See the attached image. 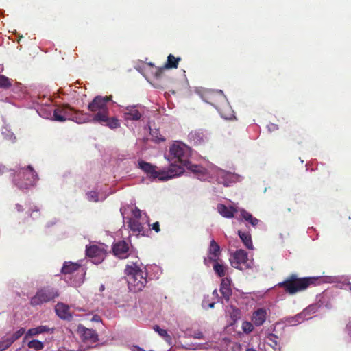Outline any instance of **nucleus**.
<instances>
[{
  "label": "nucleus",
  "instance_id": "f257e3e1",
  "mask_svg": "<svg viewBox=\"0 0 351 351\" xmlns=\"http://www.w3.org/2000/svg\"><path fill=\"white\" fill-rule=\"evenodd\" d=\"M112 96H96L88 104V110L95 113L93 121L104 124L110 129H116L120 126L119 120L116 117H109V109L107 104L111 100Z\"/></svg>",
  "mask_w": 351,
  "mask_h": 351
},
{
  "label": "nucleus",
  "instance_id": "f03ea898",
  "mask_svg": "<svg viewBox=\"0 0 351 351\" xmlns=\"http://www.w3.org/2000/svg\"><path fill=\"white\" fill-rule=\"evenodd\" d=\"M125 273L128 276L129 287L134 291H141L147 283V272L145 267L137 263L127 265Z\"/></svg>",
  "mask_w": 351,
  "mask_h": 351
},
{
  "label": "nucleus",
  "instance_id": "7ed1b4c3",
  "mask_svg": "<svg viewBox=\"0 0 351 351\" xmlns=\"http://www.w3.org/2000/svg\"><path fill=\"white\" fill-rule=\"evenodd\" d=\"M139 168L146 173L150 178H158L161 181H166L184 173L182 167L175 164H170L167 171H156V167L143 160L138 162Z\"/></svg>",
  "mask_w": 351,
  "mask_h": 351
},
{
  "label": "nucleus",
  "instance_id": "20e7f679",
  "mask_svg": "<svg viewBox=\"0 0 351 351\" xmlns=\"http://www.w3.org/2000/svg\"><path fill=\"white\" fill-rule=\"evenodd\" d=\"M316 280L314 277L299 278L297 274H292L277 286L283 288L289 295H294L306 290L311 285L315 284Z\"/></svg>",
  "mask_w": 351,
  "mask_h": 351
},
{
  "label": "nucleus",
  "instance_id": "39448f33",
  "mask_svg": "<svg viewBox=\"0 0 351 351\" xmlns=\"http://www.w3.org/2000/svg\"><path fill=\"white\" fill-rule=\"evenodd\" d=\"M206 102L213 106L225 119H231L234 111L221 90L210 91L207 93Z\"/></svg>",
  "mask_w": 351,
  "mask_h": 351
},
{
  "label": "nucleus",
  "instance_id": "423d86ee",
  "mask_svg": "<svg viewBox=\"0 0 351 351\" xmlns=\"http://www.w3.org/2000/svg\"><path fill=\"white\" fill-rule=\"evenodd\" d=\"M190 155L191 149L189 146L181 142L176 141L170 147L168 160L171 162V164L177 165L184 169V166H187L189 164Z\"/></svg>",
  "mask_w": 351,
  "mask_h": 351
},
{
  "label": "nucleus",
  "instance_id": "0eeeda50",
  "mask_svg": "<svg viewBox=\"0 0 351 351\" xmlns=\"http://www.w3.org/2000/svg\"><path fill=\"white\" fill-rule=\"evenodd\" d=\"M38 175L31 165L21 168L16 174L14 175L13 182L21 189H27L36 184Z\"/></svg>",
  "mask_w": 351,
  "mask_h": 351
},
{
  "label": "nucleus",
  "instance_id": "6e6552de",
  "mask_svg": "<svg viewBox=\"0 0 351 351\" xmlns=\"http://www.w3.org/2000/svg\"><path fill=\"white\" fill-rule=\"evenodd\" d=\"M58 295V292L56 289L43 287L38 289L36 294L30 299V304L32 306L41 305L53 300Z\"/></svg>",
  "mask_w": 351,
  "mask_h": 351
},
{
  "label": "nucleus",
  "instance_id": "1a4fd4ad",
  "mask_svg": "<svg viewBox=\"0 0 351 351\" xmlns=\"http://www.w3.org/2000/svg\"><path fill=\"white\" fill-rule=\"evenodd\" d=\"M79 112L74 111L69 105L58 106L53 110V119L58 121H64L71 117L75 118L77 123L85 121L86 119L78 117Z\"/></svg>",
  "mask_w": 351,
  "mask_h": 351
},
{
  "label": "nucleus",
  "instance_id": "9d476101",
  "mask_svg": "<svg viewBox=\"0 0 351 351\" xmlns=\"http://www.w3.org/2000/svg\"><path fill=\"white\" fill-rule=\"evenodd\" d=\"M86 254L92 259L93 263L99 264L104 260L106 250L103 246L97 245H87L86 247Z\"/></svg>",
  "mask_w": 351,
  "mask_h": 351
},
{
  "label": "nucleus",
  "instance_id": "9b49d317",
  "mask_svg": "<svg viewBox=\"0 0 351 351\" xmlns=\"http://www.w3.org/2000/svg\"><path fill=\"white\" fill-rule=\"evenodd\" d=\"M247 253L243 250H237L230 257V263L235 269L242 270L243 265L247 267Z\"/></svg>",
  "mask_w": 351,
  "mask_h": 351
},
{
  "label": "nucleus",
  "instance_id": "f8f14e48",
  "mask_svg": "<svg viewBox=\"0 0 351 351\" xmlns=\"http://www.w3.org/2000/svg\"><path fill=\"white\" fill-rule=\"evenodd\" d=\"M121 113L126 121H138L142 117L143 110L138 105H130L122 107Z\"/></svg>",
  "mask_w": 351,
  "mask_h": 351
},
{
  "label": "nucleus",
  "instance_id": "ddd939ff",
  "mask_svg": "<svg viewBox=\"0 0 351 351\" xmlns=\"http://www.w3.org/2000/svg\"><path fill=\"white\" fill-rule=\"evenodd\" d=\"M77 332L84 342L96 343L99 340L98 335L95 330L87 328L84 326H78Z\"/></svg>",
  "mask_w": 351,
  "mask_h": 351
},
{
  "label": "nucleus",
  "instance_id": "4468645a",
  "mask_svg": "<svg viewBox=\"0 0 351 351\" xmlns=\"http://www.w3.org/2000/svg\"><path fill=\"white\" fill-rule=\"evenodd\" d=\"M318 308L319 306L317 304L309 305L308 307L304 309L302 313L292 317V322L294 324L296 322L300 323L305 319H308L311 315L315 313L318 311Z\"/></svg>",
  "mask_w": 351,
  "mask_h": 351
},
{
  "label": "nucleus",
  "instance_id": "2eb2a0df",
  "mask_svg": "<svg viewBox=\"0 0 351 351\" xmlns=\"http://www.w3.org/2000/svg\"><path fill=\"white\" fill-rule=\"evenodd\" d=\"M267 311L264 308H259L256 310L252 315L251 320L255 326H262L267 319Z\"/></svg>",
  "mask_w": 351,
  "mask_h": 351
},
{
  "label": "nucleus",
  "instance_id": "dca6fc26",
  "mask_svg": "<svg viewBox=\"0 0 351 351\" xmlns=\"http://www.w3.org/2000/svg\"><path fill=\"white\" fill-rule=\"evenodd\" d=\"M128 245L124 241H121L118 243H116L112 247L114 255L121 258H125L128 256Z\"/></svg>",
  "mask_w": 351,
  "mask_h": 351
},
{
  "label": "nucleus",
  "instance_id": "f3484780",
  "mask_svg": "<svg viewBox=\"0 0 351 351\" xmlns=\"http://www.w3.org/2000/svg\"><path fill=\"white\" fill-rule=\"evenodd\" d=\"M54 332V328H49V326H39L38 327H36V328H30L27 330L25 336L26 337H34V336H36L39 334H42V333H53Z\"/></svg>",
  "mask_w": 351,
  "mask_h": 351
},
{
  "label": "nucleus",
  "instance_id": "a211bd4d",
  "mask_svg": "<svg viewBox=\"0 0 351 351\" xmlns=\"http://www.w3.org/2000/svg\"><path fill=\"white\" fill-rule=\"evenodd\" d=\"M221 254V249L219 244L214 240H211L208 248V258L210 261H215Z\"/></svg>",
  "mask_w": 351,
  "mask_h": 351
},
{
  "label": "nucleus",
  "instance_id": "6ab92c4d",
  "mask_svg": "<svg viewBox=\"0 0 351 351\" xmlns=\"http://www.w3.org/2000/svg\"><path fill=\"white\" fill-rule=\"evenodd\" d=\"M81 267V265L77 263H73L70 261H66L63 264V267L61 269V272L63 274H72L75 271H77Z\"/></svg>",
  "mask_w": 351,
  "mask_h": 351
},
{
  "label": "nucleus",
  "instance_id": "aec40b11",
  "mask_svg": "<svg viewBox=\"0 0 351 351\" xmlns=\"http://www.w3.org/2000/svg\"><path fill=\"white\" fill-rule=\"evenodd\" d=\"M189 139L194 145H201L204 141V135L200 131H192L189 134Z\"/></svg>",
  "mask_w": 351,
  "mask_h": 351
},
{
  "label": "nucleus",
  "instance_id": "412c9836",
  "mask_svg": "<svg viewBox=\"0 0 351 351\" xmlns=\"http://www.w3.org/2000/svg\"><path fill=\"white\" fill-rule=\"evenodd\" d=\"M218 212L224 217L226 218H232L234 215V213L237 212V209L230 206L228 207L224 204H219L218 205Z\"/></svg>",
  "mask_w": 351,
  "mask_h": 351
},
{
  "label": "nucleus",
  "instance_id": "4be33fe9",
  "mask_svg": "<svg viewBox=\"0 0 351 351\" xmlns=\"http://www.w3.org/2000/svg\"><path fill=\"white\" fill-rule=\"evenodd\" d=\"M55 310L58 316L61 319H65L71 317L69 306L63 303H58L56 306Z\"/></svg>",
  "mask_w": 351,
  "mask_h": 351
},
{
  "label": "nucleus",
  "instance_id": "5701e85b",
  "mask_svg": "<svg viewBox=\"0 0 351 351\" xmlns=\"http://www.w3.org/2000/svg\"><path fill=\"white\" fill-rule=\"evenodd\" d=\"M128 223V227L134 233L142 235L144 234V228L138 220L130 219Z\"/></svg>",
  "mask_w": 351,
  "mask_h": 351
},
{
  "label": "nucleus",
  "instance_id": "b1692460",
  "mask_svg": "<svg viewBox=\"0 0 351 351\" xmlns=\"http://www.w3.org/2000/svg\"><path fill=\"white\" fill-rule=\"evenodd\" d=\"M238 234L241 238L242 242L245 246L250 250L253 249V243L251 238V235L248 232H243L241 231L238 232Z\"/></svg>",
  "mask_w": 351,
  "mask_h": 351
},
{
  "label": "nucleus",
  "instance_id": "393cba45",
  "mask_svg": "<svg viewBox=\"0 0 351 351\" xmlns=\"http://www.w3.org/2000/svg\"><path fill=\"white\" fill-rule=\"evenodd\" d=\"M240 212L242 218L246 221L249 222L252 226H256L258 223L259 220L257 218L253 217L252 214L245 210L241 209Z\"/></svg>",
  "mask_w": 351,
  "mask_h": 351
},
{
  "label": "nucleus",
  "instance_id": "a878e982",
  "mask_svg": "<svg viewBox=\"0 0 351 351\" xmlns=\"http://www.w3.org/2000/svg\"><path fill=\"white\" fill-rule=\"evenodd\" d=\"M181 60L180 58H176L173 55L169 54L167 57V62L165 65V69H176L179 62Z\"/></svg>",
  "mask_w": 351,
  "mask_h": 351
},
{
  "label": "nucleus",
  "instance_id": "bb28decb",
  "mask_svg": "<svg viewBox=\"0 0 351 351\" xmlns=\"http://www.w3.org/2000/svg\"><path fill=\"white\" fill-rule=\"evenodd\" d=\"M213 262L214 263L213 269L215 272L218 276L224 277L226 274V267L223 265L219 263L217 260Z\"/></svg>",
  "mask_w": 351,
  "mask_h": 351
},
{
  "label": "nucleus",
  "instance_id": "cd10ccee",
  "mask_svg": "<svg viewBox=\"0 0 351 351\" xmlns=\"http://www.w3.org/2000/svg\"><path fill=\"white\" fill-rule=\"evenodd\" d=\"M14 341L10 335L5 336L0 341V350H3L8 348Z\"/></svg>",
  "mask_w": 351,
  "mask_h": 351
},
{
  "label": "nucleus",
  "instance_id": "c85d7f7f",
  "mask_svg": "<svg viewBox=\"0 0 351 351\" xmlns=\"http://www.w3.org/2000/svg\"><path fill=\"white\" fill-rule=\"evenodd\" d=\"M186 167L188 169H189L193 173L197 174V175H204L205 173V169L202 167L197 165H192L189 162V164L187 166H184V168Z\"/></svg>",
  "mask_w": 351,
  "mask_h": 351
},
{
  "label": "nucleus",
  "instance_id": "c756f323",
  "mask_svg": "<svg viewBox=\"0 0 351 351\" xmlns=\"http://www.w3.org/2000/svg\"><path fill=\"white\" fill-rule=\"evenodd\" d=\"M220 292L222 294L223 297L228 300L230 297L232 295V290L228 285L223 284V280H222V283L221 284Z\"/></svg>",
  "mask_w": 351,
  "mask_h": 351
},
{
  "label": "nucleus",
  "instance_id": "7c9ffc66",
  "mask_svg": "<svg viewBox=\"0 0 351 351\" xmlns=\"http://www.w3.org/2000/svg\"><path fill=\"white\" fill-rule=\"evenodd\" d=\"M27 346L29 348L34 349L36 351H40L44 348V343L37 339L29 341Z\"/></svg>",
  "mask_w": 351,
  "mask_h": 351
},
{
  "label": "nucleus",
  "instance_id": "2f4dec72",
  "mask_svg": "<svg viewBox=\"0 0 351 351\" xmlns=\"http://www.w3.org/2000/svg\"><path fill=\"white\" fill-rule=\"evenodd\" d=\"M154 330L157 332L160 336L164 337L166 341H170L171 339L167 331L165 329L160 328L159 326H154Z\"/></svg>",
  "mask_w": 351,
  "mask_h": 351
},
{
  "label": "nucleus",
  "instance_id": "473e14b6",
  "mask_svg": "<svg viewBox=\"0 0 351 351\" xmlns=\"http://www.w3.org/2000/svg\"><path fill=\"white\" fill-rule=\"evenodd\" d=\"M12 86L10 80L5 75H0V88H8Z\"/></svg>",
  "mask_w": 351,
  "mask_h": 351
},
{
  "label": "nucleus",
  "instance_id": "72a5a7b5",
  "mask_svg": "<svg viewBox=\"0 0 351 351\" xmlns=\"http://www.w3.org/2000/svg\"><path fill=\"white\" fill-rule=\"evenodd\" d=\"M241 328L245 333L249 334L254 330V324L250 322L245 321L242 323Z\"/></svg>",
  "mask_w": 351,
  "mask_h": 351
},
{
  "label": "nucleus",
  "instance_id": "f704fd0d",
  "mask_svg": "<svg viewBox=\"0 0 351 351\" xmlns=\"http://www.w3.org/2000/svg\"><path fill=\"white\" fill-rule=\"evenodd\" d=\"M25 332V329L24 328H21L19 330L10 335L14 341L19 339L23 334Z\"/></svg>",
  "mask_w": 351,
  "mask_h": 351
},
{
  "label": "nucleus",
  "instance_id": "c9c22d12",
  "mask_svg": "<svg viewBox=\"0 0 351 351\" xmlns=\"http://www.w3.org/2000/svg\"><path fill=\"white\" fill-rule=\"evenodd\" d=\"M88 199L90 201L98 202V194L95 191H90L87 193Z\"/></svg>",
  "mask_w": 351,
  "mask_h": 351
},
{
  "label": "nucleus",
  "instance_id": "e433bc0d",
  "mask_svg": "<svg viewBox=\"0 0 351 351\" xmlns=\"http://www.w3.org/2000/svg\"><path fill=\"white\" fill-rule=\"evenodd\" d=\"M267 339L269 341H271L274 346H277L278 345V336L275 334H273V333H270L267 336Z\"/></svg>",
  "mask_w": 351,
  "mask_h": 351
},
{
  "label": "nucleus",
  "instance_id": "4c0bfd02",
  "mask_svg": "<svg viewBox=\"0 0 351 351\" xmlns=\"http://www.w3.org/2000/svg\"><path fill=\"white\" fill-rule=\"evenodd\" d=\"M7 172H10L11 175H14L12 170H8L5 165L0 164V176H2Z\"/></svg>",
  "mask_w": 351,
  "mask_h": 351
},
{
  "label": "nucleus",
  "instance_id": "58836bf2",
  "mask_svg": "<svg viewBox=\"0 0 351 351\" xmlns=\"http://www.w3.org/2000/svg\"><path fill=\"white\" fill-rule=\"evenodd\" d=\"M152 136H153V138L156 139V141L158 142H163L165 141V138L162 137L161 135L158 136L157 131H153L152 133Z\"/></svg>",
  "mask_w": 351,
  "mask_h": 351
},
{
  "label": "nucleus",
  "instance_id": "ea45409f",
  "mask_svg": "<svg viewBox=\"0 0 351 351\" xmlns=\"http://www.w3.org/2000/svg\"><path fill=\"white\" fill-rule=\"evenodd\" d=\"M152 229L154 230L155 232H158L160 230L159 222L156 221L152 225Z\"/></svg>",
  "mask_w": 351,
  "mask_h": 351
},
{
  "label": "nucleus",
  "instance_id": "a19ab883",
  "mask_svg": "<svg viewBox=\"0 0 351 351\" xmlns=\"http://www.w3.org/2000/svg\"><path fill=\"white\" fill-rule=\"evenodd\" d=\"M193 337L198 339H204L203 333L200 331H195L193 334Z\"/></svg>",
  "mask_w": 351,
  "mask_h": 351
},
{
  "label": "nucleus",
  "instance_id": "79ce46f5",
  "mask_svg": "<svg viewBox=\"0 0 351 351\" xmlns=\"http://www.w3.org/2000/svg\"><path fill=\"white\" fill-rule=\"evenodd\" d=\"M346 331L348 333V335L351 337V322L348 323V324L346 325Z\"/></svg>",
  "mask_w": 351,
  "mask_h": 351
},
{
  "label": "nucleus",
  "instance_id": "37998d69",
  "mask_svg": "<svg viewBox=\"0 0 351 351\" xmlns=\"http://www.w3.org/2000/svg\"><path fill=\"white\" fill-rule=\"evenodd\" d=\"M246 351H256V350H255L254 348H247L246 350Z\"/></svg>",
  "mask_w": 351,
  "mask_h": 351
},
{
  "label": "nucleus",
  "instance_id": "c03bdc74",
  "mask_svg": "<svg viewBox=\"0 0 351 351\" xmlns=\"http://www.w3.org/2000/svg\"><path fill=\"white\" fill-rule=\"evenodd\" d=\"M214 306H215V303H214V302L210 303V304H209V307H210V308H213V307H214Z\"/></svg>",
  "mask_w": 351,
  "mask_h": 351
},
{
  "label": "nucleus",
  "instance_id": "a18cd8bd",
  "mask_svg": "<svg viewBox=\"0 0 351 351\" xmlns=\"http://www.w3.org/2000/svg\"><path fill=\"white\" fill-rule=\"evenodd\" d=\"M349 291H351V284L349 285Z\"/></svg>",
  "mask_w": 351,
  "mask_h": 351
},
{
  "label": "nucleus",
  "instance_id": "49530a36",
  "mask_svg": "<svg viewBox=\"0 0 351 351\" xmlns=\"http://www.w3.org/2000/svg\"><path fill=\"white\" fill-rule=\"evenodd\" d=\"M35 208H36L35 211L38 212L39 211L38 208H37L36 207H35Z\"/></svg>",
  "mask_w": 351,
  "mask_h": 351
},
{
  "label": "nucleus",
  "instance_id": "de8ad7c7",
  "mask_svg": "<svg viewBox=\"0 0 351 351\" xmlns=\"http://www.w3.org/2000/svg\"><path fill=\"white\" fill-rule=\"evenodd\" d=\"M16 206L19 207L18 210H20V209H21V206H19V205H16Z\"/></svg>",
  "mask_w": 351,
  "mask_h": 351
},
{
  "label": "nucleus",
  "instance_id": "09e8293b",
  "mask_svg": "<svg viewBox=\"0 0 351 351\" xmlns=\"http://www.w3.org/2000/svg\"><path fill=\"white\" fill-rule=\"evenodd\" d=\"M82 116H86V114H84L83 113H80Z\"/></svg>",
  "mask_w": 351,
  "mask_h": 351
},
{
  "label": "nucleus",
  "instance_id": "8fccbe9b",
  "mask_svg": "<svg viewBox=\"0 0 351 351\" xmlns=\"http://www.w3.org/2000/svg\"><path fill=\"white\" fill-rule=\"evenodd\" d=\"M276 125H274V124L272 125V127H273L274 128H276Z\"/></svg>",
  "mask_w": 351,
  "mask_h": 351
}]
</instances>
